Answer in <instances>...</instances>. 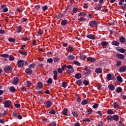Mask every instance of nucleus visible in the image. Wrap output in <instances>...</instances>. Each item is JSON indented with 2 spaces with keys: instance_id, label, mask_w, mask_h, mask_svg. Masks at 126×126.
Masks as SVG:
<instances>
[{
  "instance_id": "nucleus-1",
  "label": "nucleus",
  "mask_w": 126,
  "mask_h": 126,
  "mask_svg": "<svg viewBox=\"0 0 126 126\" xmlns=\"http://www.w3.org/2000/svg\"><path fill=\"white\" fill-rule=\"evenodd\" d=\"M12 105V103L11 102V101L8 100H6L4 103V107L5 108H8L10 107Z\"/></svg>"
},
{
  "instance_id": "nucleus-2",
  "label": "nucleus",
  "mask_w": 126,
  "mask_h": 126,
  "mask_svg": "<svg viewBox=\"0 0 126 126\" xmlns=\"http://www.w3.org/2000/svg\"><path fill=\"white\" fill-rule=\"evenodd\" d=\"M89 25L90 27L93 28L95 27V26H96V25H98V23H97V22L95 21H92L90 22Z\"/></svg>"
},
{
  "instance_id": "nucleus-3",
  "label": "nucleus",
  "mask_w": 126,
  "mask_h": 126,
  "mask_svg": "<svg viewBox=\"0 0 126 126\" xmlns=\"http://www.w3.org/2000/svg\"><path fill=\"white\" fill-rule=\"evenodd\" d=\"M18 67H21L24 65V61L23 60H19L17 63Z\"/></svg>"
},
{
  "instance_id": "nucleus-4",
  "label": "nucleus",
  "mask_w": 126,
  "mask_h": 126,
  "mask_svg": "<svg viewBox=\"0 0 126 126\" xmlns=\"http://www.w3.org/2000/svg\"><path fill=\"white\" fill-rule=\"evenodd\" d=\"M4 70L5 71V72L11 71V70H12V67H11L10 65H8L4 68Z\"/></svg>"
},
{
  "instance_id": "nucleus-5",
  "label": "nucleus",
  "mask_w": 126,
  "mask_h": 126,
  "mask_svg": "<svg viewBox=\"0 0 126 126\" xmlns=\"http://www.w3.org/2000/svg\"><path fill=\"white\" fill-rule=\"evenodd\" d=\"M126 70V65H123L119 68V71L120 72H125Z\"/></svg>"
},
{
  "instance_id": "nucleus-6",
  "label": "nucleus",
  "mask_w": 126,
  "mask_h": 126,
  "mask_svg": "<svg viewBox=\"0 0 126 126\" xmlns=\"http://www.w3.org/2000/svg\"><path fill=\"white\" fill-rule=\"evenodd\" d=\"M84 72L85 75L87 76L90 74V69H88L87 68H84Z\"/></svg>"
},
{
  "instance_id": "nucleus-7",
  "label": "nucleus",
  "mask_w": 126,
  "mask_h": 126,
  "mask_svg": "<svg viewBox=\"0 0 126 126\" xmlns=\"http://www.w3.org/2000/svg\"><path fill=\"white\" fill-rule=\"evenodd\" d=\"M18 81H19V79L18 78H14L13 81V84L14 85H17V84H18Z\"/></svg>"
},
{
  "instance_id": "nucleus-8",
  "label": "nucleus",
  "mask_w": 126,
  "mask_h": 126,
  "mask_svg": "<svg viewBox=\"0 0 126 126\" xmlns=\"http://www.w3.org/2000/svg\"><path fill=\"white\" fill-rule=\"evenodd\" d=\"M116 57H117L118 59H120L121 60H124V59H125V56L123 54H117Z\"/></svg>"
},
{
  "instance_id": "nucleus-9",
  "label": "nucleus",
  "mask_w": 126,
  "mask_h": 126,
  "mask_svg": "<svg viewBox=\"0 0 126 126\" xmlns=\"http://www.w3.org/2000/svg\"><path fill=\"white\" fill-rule=\"evenodd\" d=\"M67 111H68L67 108H64L62 111V115H63V116H67Z\"/></svg>"
},
{
  "instance_id": "nucleus-10",
  "label": "nucleus",
  "mask_w": 126,
  "mask_h": 126,
  "mask_svg": "<svg viewBox=\"0 0 126 126\" xmlns=\"http://www.w3.org/2000/svg\"><path fill=\"white\" fill-rule=\"evenodd\" d=\"M87 38L90 39L91 40H95V36L93 34H88L86 36Z\"/></svg>"
},
{
  "instance_id": "nucleus-11",
  "label": "nucleus",
  "mask_w": 126,
  "mask_h": 126,
  "mask_svg": "<svg viewBox=\"0 0 126 126\" xmlns=\"http://www.w3.org/2000/svg\"><path fill=\"white\" fill-rule=\"evenodd\" d=\"M52 106V102L50 101H47L45 104L46 108H50Z\"/></svg>"
},
{
  "instance_id": "nucleus-12",
  "label": "nucleus",
  "mask_w": 126,
  "mask_h": 126,
  "mask_svg": "<svg viewBox=\"0 0 126 126\" xmlns=\"http://www.w3.org/2000/svg\"><path fill=\"white\" fill-rule=\"evenodd\" d=\"M87 60L89 62H91V63H94V62H96V59L92 57H89L87 59Z\"/></svg>"
},
{
  "instance_id": "nucleus-13",
  "label": "nucleus",
  "mask_w": 126,
  "mask_h": 126,
  "mask_svg": "<svg viewBox=\"0 0 126 126\" xmlns=\"http://www.w3.org/2000/svg\"><path fill=\"white\" fill-rule=\"evenodd\" d=\"M108 88L111 91H114V90H115V86L113 84L109 85Z\"/></svg>"
},
{
  "instance_id": "nucleus-14",
  "label": "nucleus",
  "mask_w": 126,
  "mask_h": 126,
  "mask_svg": "<svg viewBox=\"0 0 126 126\" xmlns=\"http://www.w3.org/2000/svg\"><path fill=\"white\" fill-rule=\"evenodd\" d=\"M72 114L74 116V117H75V118H77V117H78V114H77V111L76 110H72Z\"/></svg>"
},
{
  "instance_id": "nucleus-15",
  "label": "nucleus",
  "mask_w": 126,
  "mask_h": 126,
  "mask_svg": "<svg viewBox=\"0 0 126 126\" xmlns=\"http://www.w3.org/2000/svg\"><path fill=\"white\" fill-rule=\"evenodd\" d=\"M101 8H102V5L101 4H98V5L94 8V9L101 10Z\"/></svg>"
},
{
  "instance_id": "nucleus-16",
  "label": "nucleus",
  "mask_w": 126,
  "mask_h": 126,
  "mask_svg": "<svg viewBox=\"0 0 126 126\" xmlns=\"http://www.w3.org/2000/svg\"><path fill=\"white\" fill-rule=\"evenodd\" d=\"M96 73H101L102 72V69L101 68H97L95 70Z\"/></svg>"
},
{
  "instance_id": "nucleus-17",
  "label": "nucleus",
  "mask_w": 126,
  "mask_h": 126,
  "mask_svg": "<svg viewBox=\"0 0 126 126\" xmlns=\"http://www.w3.org/2000/svg\"><path fill=\"white\" fill-rule=\"evenodd\" d=\"M123 91V89L121 88V87H118L116 89V92H117L118 93H121Z\"/></svg>"
},
{
  "instance_id": "nucleus-18",
  "label": "nucleus",
  "mask_w": 126,
  "mask_h": 126,
  "mask_svg": "<svg viewBox=\"0 0 126 126\" xmlns=\"http://www.w3.org/2000/svg\"><path fill=\"white\" fill-rule=\"evenodd\" d=\"M112 119L114 120V121H117L120 119V117H119V116L117 115H115L113 116Z\"/></svg>"
},
{
  "instance_id": "nucleus-19",
  "label": "nucleus",
  "mask_w": 126,
  "mask_h": 126,
  "mask_svg": "<svg viewBox=\"0 0 126 126\" xmlns=\"http://www.w3.org/2000/svg\"><path fill=\"white\" fill-rule=\"evenodd\" d=\"M37 86L38 88L42 89L43 88V83L42 82H38L37 84Z\"/></svg>"
},
{
  "instance_id": "nucleus-20",
  "label": "nucleus",
  "mask_w": 126,
  "mask_h": 126,
  "mask_svg": "<svg viewBox=\"0 0 126 126\" xmlns=\"http://www.w3.org/2000/svg\"><path fill=\"white\" fill-rule=\"evenodd\" d=\"M75 77L76 79H80L81 78V74L78 73L75 75Z\"/></svg>"
},
{
  "instance_id": "nucleus-21",
  "label": "nucleus",
  "mask_w": 126,
  "mask_h": 126,
  "mask_svg": "<svg viewBox=\"0 0 126 126\" xmlns=\"http://www.w3.org/2000/svg\"><path fill=\"white\" fill-rule=\"evenodd\" d=\"M106 78L108 81H110V80H112L113 79L112 78V75L111 74H108L106 76Z\"/></svg>"
},
{
  "instance_id": "nucleus-22",
  "label": "nucleus",
  "mask_w": 126,
  "mask_h": 126,
  "mask_svg": "<svg viewBox=\"0 0 126 126\" xmlns=\"http://www.w3.org/2000/svg\"><path fill=\"white\" fill-rule=\"evenodd\" d=\"M25 71L27 74H31L32 73V70L30 68H27Z\"/></svg>"
},
{
  "instance_id": "nucleus-23",
  "label": "nucleus",
  "mask_w": 126,
  "mask_h": 126,
  "mask_svg": "<svg viewBox=\"0 0 126 126\" xmlns=\"http://www.w3.org/2000/svg\"><path fill=\"white\" fill-rule=\"evenodd\" d=\"M66 73H68V74H70V73L72 72H74V69H67L66 71Z\"/></svg>"
},
{
  "instance_id": "nucleus-24",
  "label": "nucleus",
  "mask_w": 126,
  "mask_h": 126,
  "mask_svg": "<svg viewBox=\"0 0 126 126\" xmlns=\"http://www.w3.org/2000/svg\"><path fill=\"white\" fill-rule=\"evenodd\" d=\"M68 22L67 20H62V21L61 22V25H66V24H67Z\"/></svg>"
},
{
  "instance_id": "nucleus-25",
  "label": "nucleus",
  "mask_w": 126,
  "mask_h": 126,
  "mask_svg": "<svg viewBox=\"0 0 126 126\" xmlns=\"http://www.w3.org/2000/svg\"><path fill=\"white\" fill-rule=\"evenodd\" d=\"M68 60H73L75 59L74 56L72 55H69L68 57H67Z\"/></svg>"
},
{
  "instance_id": "nucleus-26",
  "label": "nucleus",
  "mask_w": 126,
  "mask_h": 126,
  "mask_svg": "<svg viewBox=\"0 0 126 126\" xmlns=\"http://www.w3.org/2000/svg\"><path fill=\"white\" fill-rule=\"evenodd\" d=\"M73 47H68L66 48V51H68V52H73L74 51Z\"/></svg>"
},
{
  "instance_id": "nucleus-27",
  "label": "nucleus",
  "mask_w": 126,
  "mask_h": 126,
  "mask_svg": "<svg viewBox=\"0 0 126 126\" xmlns=\"http://www.w3.org/2000/svg\"><path fill=\"white\" fill-rule=\"evenodd\" d=\"M19 53H20V54H21V55H23L24 56H27V52H26V51L19 50Z\"/></svg>"
},
{
  "instance_id": "nucleus-28",
  "label": "nucleus",
  "mask_w": 126,
  "mask_h": 126,
  "mask_svg": "<svg viewBox=\"0 0 126 126\" xmlns=\"http://www.w3.org/2000/svg\"><path fill=\"white\" fill-rule=\"evenodd\" d=\"M63 14L59 13L57 15V18H58V19H61V18H63Z\"/></svg>"
},
{
  "instance_id": "nucleus-29",
  "label": "nucleus",
  "mask_w": 126,
  "mask_h": 126,
  "mask_svg": "<svg viewBox=\"0 0 126 126\" xmlns=\"http://www.w3.org/2000/svg\"><path fill=\"white\" fill-rule=\"evenodd\" d=\"M9 90L10 92H15V91H16V89H15V88L13 87H11L9 89Z\"/></svg>"
},
{
  "instance_id": "nucleus-30",
  "label": "nucleus",
  "mask_w": 126,
  "mask_h": 126,
  "mask_svg": "<svg viewBox=\"0 0 126 126\" xmlns=\"http://www.w3.org/2000/svg\"><path fill=\"white\" fill-rule=\"evenodd\" d=\"M43 31L39 30V31L37 33V36H41V35H43Z\"/></svg>"
},
{
  "instance_id": "nucleus-31",
  "label": "nucleus",
  "mask_w": 126,
  "mask_h": 126,
  "mask_svg": "<svg viewBox=\"0 0 126 126\" xmlns=\"http://www.w3.org/2000/svg\"><path fill=\"white\" fill-rule=\"evenodd\" d=\"M22 31V28L21 27V26H18L17 28V32L18 33H20L21 31Z\"/></svg>"
},
{
  "instance_id": "nucleus-32",
  "label": "nucleus",
  "mask_w": 126,
  "mask_h": 126,
  "mask_svg": "<svg viewBox=\"0 0 126 126\" xmlns=\"http://www.w3.org/2000/svg\"><path fill=\"white\" fill-rule=\"evenodd\" d=\"M109 43L107 41H102L101 42L100 45L102 46H107Z\"/></svg>"
},
{
  "instance_id": "nucleus-33",
  "label": "nucleus",
  "mask_w": 126,
  "mask_h": 126,
  "mask_svg": "<svg viewBox=\"0 0 126 126\" xmlns=\"http://www.w3.org/2000/svg\"><path fill=\"white\" fill-rule=\"evenodd\" d=\"M119 40L121 43H125V42H126V38L124 37H120Z\"/></svg>"
},
{
  "instance_id": "nucleus-34",
  "label": "nucleus",
  "mask_w": 126,
  "mask_h": 126,
  "mask_svg": "<svg viewBox=\"0 0 126 126\" xmlns=\"http://www.w3.org/2000/svg\"><path fill=\"white\" fill-rule=\"evenodd\" d=\"M112 45H113L114 46H119L120 45V43L119 41H113L112 42Z\"/></svg>"
},
{
  "instance_id": "nucleus-35",
  "label": "nucleus",
  "mask_w": 126,
  "mask_h": 126,
  "mask_svg": "<svg viewBox=\"0 0 126 126\" xmlns=\"http://www.w3.org/2000/svg\"><path fill=\"white\" fill-rule=\"evenodd\" d=\"M8 41H9V42H11L12 43H14V42H15L16 40H15V39H14L12 37H10L8 39Z\"/></svg>"
},
{
  "instance_id": "nucleus-36",
  "label": "nucleus",
  "mask_w": 126,
  "mask_h": 126,
  "mask_svg": "<svg viewBox=\"0 0 126 126\" xmlns=\"http://www.w3.org/2000/svg\"><path fill=\"white\" fill-rule=\"evenodd\" d=\"M79 16H83L84 17H85L86 16V14L84 12H81L78 14Z\"/></svg>"
},
{
  "instance_id": "nucleus-37",
  "label": "nucleus",
  "mask_w": 126,
  "mask_h": 126,
  "mask_svg": "<svg viewBox=\"0 0 126 126\" xmlns=\"http://www.w3.org/2000/svg\"><path fill=\"white\" fill-rule=\"evenodd\" d=\"M117 80L119 82H120L121 83H122V82H123V78H122V77L121 76H117Z\"/></svg>"
},
{
  "instance_id": "nucleus-38",
  "label": "nucleus",
  "mask_w": 126,
  "mask_h": 126,
  "mask_svg": "<svg viewBox=\"0 0 126 126\" xmlns=\"http://www.w3.org/2000/svg\"><path fill=\"white\" fill-rule=\"evenodd\" d=\"M116 66H121L122 65V61H117L116 62Z\"/></svg>"
},
{
  "instance_id": "nucleus-39",
  "label": "nucleus",
  "mask_w": 126,
  "mask_h": 126,
  "mask_svg": "<svg viewBox=\"0 0 126 126\" xmlns=\"http://www.w3.org/2000/svg\"><path fill=\"white\" fill-rule=\"evenodd\" d=\"M80 59L82 60V61H85L86 59V56L84 55H82L80 56Z\"/></svg>"
},
{
  "instance_id": "nucleus-40",
  "label": "nucleus",
  "mask_w": 126,
  "mask_h": 126,
  "mask_svg": "<svg viewBox=\"0 0 126 126\" xmlns=\"http://www.w3.org/2000/svg\"><path fill=\"white\" fill-rule=\"evenodd\" d=\"M0 57H1L2 58H8V57H9V55H8V54H1V55H0Z\"/></svg>"
},
{
  "instance_id": "nucleus-41",
  "label": "nucleus",
  "mask_w": 126,
  "mask_h": 126,
  "mask_svg": "<svg viewBox=\"0 0 126 126\" xmlns=\"http://www.w3.org/2000/svg\"><path fill=\"white\" fill-rule=\"evenodd\" d=\"M62 87H63L64 88H65V87H66V86H67V84L65 82H63L62 83Z\"/></svg>"
},
{
  "instance_id": "nucleus-42",
  "label": "nucleus",
  "mask_w": 126,
  "mask_h": 126,
  "mask_svg": "<svg viewBox=\"0 0 126 126\" xmlns=\"http://www.w3.org/2000/svg\"><path fill=\"white\" fill-rule=\"evenodd\" d=\"M83 83L84 85H85L86 86L88 85V84H89V81H87V80H84L83 82Z\"/></svg>"
},
{
  "instance_id": "nucleus-43",
  "label": "nucleus",
  "mask_w": 126,
  "mask_h": 126,
  "mask_svg": "<svg viewBox=\"0 0 126 126\" xmlns=\"http://www.w3.org/2000/svg\"><path fill=\"white\" fill-rule=\"evenodd\" d=\"M88 103V100L84 99L82 101V105H86Z\"/></svg>"
},
{
  "instance_id": "nucleus-44",
  "label": "nucleus",
  "mask_w": 126,
  "mask_h": 126,
  "mask_svg": "<svg viewBox=\"0 0 126 126\" xmlns=\"http://www.w3.org/2000/svg\"><path fill=\"white\" fill-rule=\"evenodd\" d=\"M47 63H53V62H54V60L52 58H50L47 59Z\"/></svg>"
},
{
  "instance_id": "nucleus-45",
  "label": "nucleus",
  "mask_w": 126,
  "mask_h": 126,
  "mask_svg": "<svg viewBox=\"0 0 126 126\" xmlns=\"http://www.w3.org/2000/svg\"><path fill=\"white\" fill-rule=\"evenodd\" d=\"M118 51L119 52H120V53H123V54H124V53L126 52V50L124 49V48L119 49Z\"/></svg>"
},
{
  "instance_id": "nucleus-46",
  "label": "nucleus",
  "mask_w": 126,
  "mask_h": 126,
  "mask_svg": "<svg viewBox=\"0 0 126 126\" xmlns=\"http://www.w3.org/2000/svg\"><path fill=\"white\" fill-rule=\"evenodd\" d=\"M106 119L109 121H113V117L111 115L107 116Z\"/></svg>"
},
{
  "instance_id": "nucleus-47",
  "label": "nucleus",
  "mask_w": 126,
  "mask_h": 126,
  "mask_svg": "<svg viewBox=\"0 0 126 126\" xmlns=\"http://www.w3.org/2000/svg\"><path fill=\"white\" fill-rule=\"evenodd\" d=\"M49 125L50 126H57V123L56 122H51Z\"/></svg>"
},
{
  "instance_id": "nucleus-48",
  "label": "nucleus",
  "mask_w": 126,
  "mask_h": 126,
  "mask_svg": "<svg viewBox=\"0 0 126 126\" xmlns=\"http://www.w3.org/2000/svg\"><path fill=\"white\" fill-rule=\"evenodd\" d=\"M114 108H119V107H120V106L119 105V103H118V102H115L114 104Z\"/></svg>"
},
{
  "instance_id": "nucleus-49",
  "label": "nucleus",
  "mask_w": 126,
  "mask_h": 126,
  "mask_svg": "<svg viewBox=\"0 0 126 126\" xmlns=\"http://www.w3.org/2000/svg\"><path fill=\"white\" fill-rule=\"evenodd\" d=\"M78 20L79 21H85V20H86V18L85 17H80L79 19H78Z\"/></svg>"
},
{
  "instance_id": "nucleus-50",
  "label": "nucleus",
  "mask_w": 126,
  "mask_h": 126,
  "mask_svg": "<svg viewBox=\"0 0 126 126\" xmlns=\"http://www.w3.org/2000/svg\"><path fill=\"white\" fill-rule=\"evenodd\" d=\"M9 61H10L11 62H12V61H14V57L10 55L9 57Z\"/></svg>"
},
{
  "instance_id": "nucleus-51",
  "label": "nucleus",
  "mask_w": 126,
  "mask_h": 126,
  "mask_svg": "<svg viewBox=\"0 0 126 126\" xmlns=\"http://www.w3.org/2000/svg\"><path fill=\"white\" fill-rule=\"evenodd\" d=\"M107 113L108 114H109V115H113V114H114V111H113V110H111L110 109H109L108 110Z\"/></svg>"
},
{
  "instance_id": "nucleus-52",
  "label": "nucleus",
  "mask_w": 126,
  "mask_h": 126,
  "mask_svg": "<svg viewBox=\"0 0 126 126\" xmlns=\"http://www.w3.org/2000/svg\"><path fill=\"white\" fill-rule=\"evenodd\" d=\"M47 83H50V84H52V83H53V79L51 78H49L47 80Z\"/></svg>"
},
{
  "instance_id": "nucleus-53",
  "label": "nucleus",
  "mask_w": 126,
  "mask_h": 126,
  "mask_svg": "<svg viewBox=\"0 0 126 126\" xmlns=\"http://www.w3.org/2000/svg\"><path fill=\"white\" fill-rule=\"evenodd\" d=\"M73 63L76 65H80V63H79L77 61H74Z\"/></svg>"
},
{
  "instance_id": "nucleus-54",
  "label": "nucleus",
  "mask_w": 126,
  "mask_h": 126,
  "mask_svg": "<svg viewBox=\"0 0 126 126\" xmlns=\"http://www.w3.org/2000/svg\"><path fill=\"white\" fill-rule=\"evenodd\" d=\"M47 9H48V6L44 5L42 7V10L43 11H45V10H47Z\"/></svg>"
},
{
  "instance_id": "nucleus-55",
  "label": "nucleus",
  "mask_w": 126,
  "mask_h": 126,
  "mask_svg": "<svg viewBox=\"0 0 126 126\" xmlns=\"http://www.w3.org/2000/svg\"><path fill=\"white\" fill-rule=\"evenodd\" d=\"M76 83L78 85H81V83H82V81H81V80H79L77 81Z\"/></svg>"
},
{
  "instance_id": "nucleus-56",
  "label": "nucleus",
  "mask_w": 126,
  "mask_h": 126,
  "mask_svg": "<svg viewBox=\"0 0 126 126\" xmlns=\"http://www.w3.org/2000/svg\"><path fill=\"white\" fill-rule=\"evenodd\" d=\"M92 112H93V110H92V109H88L87 113H88V114H90L92 113Z\"/></svg>"
},
{
  "instance_id": "nucleus-57",
  "label": "nucleus",
  "mask_w": 126,
  "mask_h": 126,
  "mask_svg": "<svg viewBox=\"0 0 126 126\" xmlns=\"http://www.w3.org/2000/svg\"><path fill=\"white\" fill-rule=\"evenodd\" d=\"M49 114H51V115H55V114H56V111H55V110H51L49 112Z\"/></svg>"
},
{
  "instance_id": "nucleus-58",
  "label": "nucleus",
  "mask_w": 126,
  "mask_h": 126,
  "mask_svg": "<svg viewBox=\"0 0 126 126\" xmlns=\"http://www.w3.org/2000/svg\"><path fill=\"white\" fill-rule=\"evenodd\" d=\"M98 104L95 103V104L93 106V108L94 109H96V108H98Z\"/></svg>"
},
{
  "instance_id": "nucleus-59",
  "label": "nucleus",
  "mask_w": 126,
  "mask_h": 126,
  "mask_svg": "<svg viewBox=\"0 0 126 126\" xmlns=\"http://www.w3.org/2000/svg\"><path fill=\"white\" fill-rule=\"evenodd\" d=\"M67 68H68L69 69H73V67L71 65H68L66 66Z\"/></svg>"
},
{
  "instance_id": "nucleus-60",
  "label": "nucleus",
  "mask_w": 126,
  "mask_h": 126,
  "mask_svg": "<svg viewBox=\"0 0 126 126\" xmlns=\"http://www.w3.org/2000/svg\"><path fill=\"white\" fill-rule=\"evenodd\" d=\"M57 70H58V72H59V73H63V70H62V68H58V69H57Z\"/></svg>"
},
{
  "instance_id": "nucleus-61",
  "label": "nucleus",
  "mask_w": 126,
  "mask_h": 126,
  "mask_svg": "<svg viewBox=\"0 0 126 126\" xmlns=\"http://www.w3.org/2000/svg\"><path fill=\"white\" fill-rule=\"evenodd\" d=\"M41 7V6L37 5H35L34 8H35L36 10H38V9H39V8H40Z\"/></svg>"
},
{
  "instance_id": "nucleus-62",
  "label": "nucleus",
  "mask_w": 126,
  "mask_h": 126,
  "mask_svg": "<svg viewBox=\"0 0 126 126\" xmlns=\"http://www.w3.org/2000/svg\"><path fill=\"white\" fill-rule=\"evenodd\" d=\"M34 67H35V64H34V63L31 64L29 66V67H30V68H32Z\"/></svg>"
},
{
  "instance_id": "nucleus-63",
  "label": "nucleus",
  "mask_w": 126,
  "mask_h": 126,
  "mask_svg": "<svg viewBox=\"0 0 126 126\" xmlns=\"http://www.w3.org/2000/svg\"><path fill=\"white\" fill-rule=\"evenodd\" d=\"M59 61H60V58H54V61L55 62H57Z\"/></svg>"
},
{
  "instance_id": "nucleus-64",
  "label": "nucleus",
  "mask_w": 126,
  "mask_h": 126,
  "mask_svg": "<svg viewBox=\"0 0 126 126\" xmlns=\"http://www.w3.org/2000/svg\"><path fill=\"white\" fill-rule=\"evenodd\" d=\"M73 13H76V12L77 11V8H74L72 10Z\"/></svg>"
}]
</instances>
